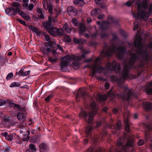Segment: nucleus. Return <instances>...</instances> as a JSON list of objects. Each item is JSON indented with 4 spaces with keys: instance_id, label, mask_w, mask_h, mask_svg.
<instances>
[{
    "instance_id": "nucleus-29",
    "label": "nucleus",
    "mask_w": 152,
    "mask_h": 152,
    "mask_svg": "<svg viewBox=\"0 0 152 152\" xmlns=\"http://www.w3.org/2000/svg\"><path fill=\"white\" fill-rule=\"evenodd\" d=\"M80 117L86 118L87 116L86 111L85 110L82 111L79 114Z\"/></svg>"
},
{
    "instance_id": "nucleus-59",
    "label": "nucleus",
    "mask_w": 152,
    "mask_h": 152,
    "mask_svg": "<svg viewBox=\"0 0 152 152\" xmlns=\"http://www.w3.org/2000/svg\"><path fill=\"white\" fill-rule=\"evenodd\" d=\"M37 138V137L36 136H34L32 137L31 139V141L33 142H36L37 140H36Z\"/></svg>"
},
{
    "instance_id": "nucleus-51",
    "label": "nucleus",
    "mask_w": 152,
    "mask_h": 152,
    "mask_svg": "<svg viewBox=\"0 0 152 152\" xmlns=\"http://www.w3.org/2000/svg\"><path fill=\"white\" fill-rule=\"evenodd\" d=\"M6 103L5 101L3 99H0V106L4 105Z\"/></svg>"
},
{
    "instance_id": "nucleus-13",
    "label": "nucleus",
    "mask_w": 152,
    "mask_h": 152,
    "mask_svg": "<svg viewBox=\"0 0 152 152\" xmlns=\"http://www.w3.org/2000/svg\"><path fill=\"white\" fill-rule=\"evenodd\" d=\"M143 107L147 110H149L152 109V104L148 102H145L143 103Z\"/></svg>"
},
{
    "instance_id": "nucleus-62",
    "label": "nucleus",
    "mask_w": 152,
    "mask_h": 152,
    "mask_svg": "<svg viewBox=\"0 0 152 152\" xmlns=\"http://www.w3.org/2000/svg\"><path fill=\"white\" fill-rule=\"evenodd\" d=\"M114 95V94L112 93L111 91L109 92L107 96H112Z\"/></svg>"
},
{
    "instance_id": "nucleus-7",
    "label": "nucleus",
    "mask_w": 152,
    "mask_h": 152,
    "mask_svg": "<svg viewBox=\"0 0 152 152\" xmlns=\"http://www.w3.org/2000/svg\"><path fill=\"white\" fill-rule=\"evenodd\" d=\"M91 111L88 114V118L87 122L89 124H91L93 119V118L96 114L97 110V106L95 102H93L91 104Z\"/></svg>"
},
{
    "instance_id": "nucleus-2",
    "label": "nucleus",
    "mask_w": 152,
    "mask_h": 152,
    "mask_svg": "<svg viewBox=\"0 0 152 152\" xmlns=\"http://www.w3.org/2000/svg\"><path fill=\"white\" fill-rule=\"evenodd\" d=\"M116 145L117 146L121 147L123 150L126 151V152H129V148H132L133 146L132 140L128 137L127 138H120L118 140Z\"/></svg>"
},
{
    "instance_id": "nucleus-52",
    "label": "nucleus",
    "mask_w": 152,
    "mask_h": 152,
    "mask_svg": "<svg viewBox=\"0 0 152 152\" xmlns=\"http://www.w3.org/2000/svg\"><path fill=\"white\" fill-rule=\"evenodd\" d=\"M144 143V141L143 140H140L138 142V144L139 145H143Z\"/></svg>"
},
{
    "instance_id": "nucleus-6",
    "label": "nucleus",
    "mask_w": 152,
    "mask_h": 152,
    "mask_svg": "<svg viewBox=\"0 0 152 152\" xmlns=\"http://www.w3.org/2000/svg\"><path fill=\"white\" fill-rule=\"evenodd\" d=\"M125 51V49L124 48L120 47L116 49L115 46H112L110 48L111 53L109 54L107 52L106 53L109 56H111L112 53H114L116 55L118 58H121L123 53Z\"/></svg>"
},
{
    "instance_id": "nucleus-36",
    "label": "nucleus",
    "mask_w": 152,
    "mask_h": 152,
    "mask_svg": "<svg viewBox=\"0 0 152 152\" xmlns=\"http://www.w3.org/2000/svg\"><path fill=\"white\" fill-rule=\"evenodd\" d=\"M30 72V70L26 71L24 72H22L21 74V75L22 76H27L28 75Z\"/></svg>"
},
{
    "instance_id": "nucleus-24",
    "label": "nucleus",
    "mask_w": 152,
    "mask_h": 152,
    "mask_svg": "<svg viewBox=\"0 0 152 152\" xmlns=\"http://www.w3.org/2000/svg\"><path fill=\"white\" fill-rule=\"evenodd\" d=\"M51 50V49L50 48L45 46L43 49V52L44 54H47L50 52Z\"/></svg>"
},
{
    "instance_id": "nucleus-41",
    "label": "nucleus",
    "mask_w": 152,
    "mask_h": 152,
    "mask_svg": "<svg viewBox=\"0 0 152 152\" xmlns=\"http://www.w3.org/2000/svg\"><path fill=\"white\" fill-rule=\"evenodd\" d=\"M72 22L73 24L75 26H77L78 25V21L76 19H72Z\"/></svg>"
},
{
    "instance_id": "nucleus-5",
    "label": "nucleus",
    "mask_w": 152,
    "mask_h": 152,
    "mask_svg": "<svg viewBox=\"0 0 152 152\" xmlns=\"http://www.w3.org/2000/svg\"><path fill=\"white\" fill-rule=\"evenodd\" d=\"M12 7L7 9L5 10L6 13L9 15H15L21 9V6L19 3L16 2L13 3Z\"/></svg>"
},
{
    "instance_id": "nucleus-43",
    "label": "nucleus",
    "mask_w": 152,
    "mask_h": 152,
    "mask_svg": "<svg viewBox=\"0 0 152 152\" xmlns=\"http://www.w3.org/2000/svg\"><path fill=\"white\" fill-rule=\"evenodd\" d=\"M53 97V95L51 94H50L49 95V96L46 98L45 99V100L47 102H49L51 98Z\"/></svg>"
},
{
    "instance_id": "nucleus-1",
    "label": "nucleus",
    "mask_w": 152,
    "mask_h": 152,
    "mask_svg": "<svg viewBox=\"0 0 152 152\" xmlns=\"http://www.w3.org/2000/svg\"><path fill=\"white\" fill-rule=\"evenodd\" d=\"M140 2H137L136 4L137 5L138 12L136 15H134L135 19L140 18L143 19L144 20H147L148 17V13H145V9L147 7V2L146 0H139Z\"/></svg>"
},
{
    "instance_id": "nucleus-4",
    "label": "nucleus",
    "mask_w": 152,
    "mask_h": 152,
    "mask_svg": "<svg viewBox=\"0 0 152 152\" xmlns=\"http://www.w3.org/2000/svg\"><path fill=\"white\" fill-rule=\"evenodd\" d=\"M84 56L85 55L83 54L82 55L81 57L78 56H75L73 55L70 56L68 55L63 57L61 59L60 64L61 69H62L64 67L66 66L71 61L73 60L76 61H80L81 59L82 58H83Z\"/></svg>"
},
{
    "instance_id": "nucleus-35",
    "label": "nucleus",
    "mask_w": 152,
    "mask_h": 152,
    "mask_svg": "<svg viewBox=\"0 0 152 152\" xmlns=\"http://www.w3.org/2000/svg\"><path fill=\"white\" fill-rule=\"evenodd\" d=\"M99 98L101 101L105 100L107 98V96L106 95H101L99 96Z\"/></svg>"
},
{
    "instance_id": "nucleus-61",
    "label": "nucleus",
    "mask_w": 152,
    "mask_h": 152,
    "mask_svg": "<svg viewBox=\"0 0 152 152\" xmlns=\"http://www.w3.org/2000/svg\"><path fill=\"white\" fill-rule=\"evenodd\" d=\"M104 15H99L98 18L99 19H102L104 17Z\"/></svg>"
},
{
    "instance_id": "nucleus-15",
    "label": "nucleus",
    "mask_w": 152,
    "mask_h": 152,
    "mask_svg": "<svg viewBox=\"0 0 152 152\" xmlns=\"http://www.w3.org/2000/svg\"><path fill=\"white\" fill-rule=\"evenodd\" d=\"M29 149L27 150L26 152H34L37 150L35 146L32 144H31L29 146Z\"/></svg>"
},
{
    "instance_id": "nucleus-30",
    "label": "nucleus",
    "mask_w": 152,
    "mask_h": 152,
    "mask_svg": "<svg viewBox=\"0 0 152 152\" xmlns=\"http://www.w3.org/2000/svg\"><path fill=\"white\" fill-rule=\"evenodd\" d=\"M57 34L59 35H63L64 34V31L62 28L57 29Z\"/></svg>"
},
{
    "instance_id": "nucleus-12",
    "label": "nucleus",
    "mask_w": 152,
    "mask_h": 152,
    "mask_svg": "<svg viewBox=\"0 0 152 152\" xmlns=\"http://www.w3.org/2000/svg\"><path fill=\"white\" fill-rule=\"evenodd\" d=\"M129 68L130 67L127 66H126L124 67V70L121 73V76L123 79H125L128 77V72Z\"/></svg>"
},
{
    "instance_id": "nucleus-48",
    "label": "nucleus",
    "mask_w": 152,
    "mask_h": 152,
    "mask_svg": "<svg viewBox=\"0 0 152 152\" xmlns=\"http://www.w3.org/2000/svg\"><path fill=\"white\" fill-rule=\"evenodd\" d=\"M13 74L12 73H10L7 76L6 78L7 79H9L13 77Z\"/></svg>"
},
{
    "instance_id": "nucleus-27",
    "label": "nucleus",
    "mask_w": 152,
    "mask_h": 152,
    "mask_svg": "<svg viewBox=\"0 0 152 152\" xmlns=\"http://www.w3.org/2000/svg\"><path fill=\"white\" fill-rule=\"evenodd\" d=\"M67 10L68 12L76 13L77 12V10L74 7H73L72 6L69 7L67 9Z\"/></svg>"
},
{
    "instance_id": "nucleus-38",
    "label": "nucleus",
    "mask_w": 152,
    "mask_h": 152,
    "mask_svg": "<svg viewBox=\"0 0 152 152\" xmlns=\"http://www.w3.org/2000/svg\"><path fill=\"white\" fill-rule=\"evenodd\" d=\"M53 5L51 4H49L48 5V11L50 13H52L53 9Z\"/></svg>"
},
{
    "instance_id": "nucleus-32",
    "label": "nucleus",
    "mask_w": 152,
    "mask_h": 152,
    "mask_svg": "<svg viewBox=\"0 0 152 152\" xmlns=\"http://www.w3.org/2000/svg\"><path fill=\"white\" fill-rule=\"evenodd\" d=\"M115 20V19H114L112 16H110L108 17V20L109 23H114Z\"/></svg>"
},
{
    "instance_id": "nucleus-57",
    "label": "nucleus",
    "mask_w": 152,
    "mask_h": 152,
    "mask_svg": "<svg viewBox=\"0 0 152 152\" xmlns=\"http://www.w3.org/2000/svg\"><path fill=\"white\" fill-rule=\"evenodd\" d=\"M104 86L106 89H108L109 88L110 84L106 82L105 83Z\"/></svg>"
},
{
    "instance_id": "nucleus-60",
    "label": "nucleus",
    "mask_w": 152,
    "mask_h": 152,
    "mask_svg": "<svg viewBox=\"0 0 152 152\" xmlns=\"http://www.w3.org/2000/svg\"><path fill=\"white\" fill-rule=\"evenodd\" d=\"M56 13L57 14H60L61 12V10L59 9L58 8H57L56 9Z\"/></svg>"
},
{
    "instance_id": "nucleus-42",
    "label": "nucleus",
    "mask_w": 152,
    "mask_h": 152,
    "mask_svg": "<svg viewBox=\"0 0 152 152\" xmlns=\"http://www.w3.org/2000/svg\"><path fill=\"white\" fill-rule=\"evenodd\" d=\"M138 23L136 22V21L134 23V26L133 27V30L135 31L138 28Z\"/></svg>"
},
{
    "instance_id": "nucleus-20",
    "label": "nucleus",
    "mask_w": 152,
    "mask_h": 152,
    "mask_svg": "<svg viewBox=\"0 0 152 152\" xmlns=\"http://www.w3.org/2000/svg\"><path fill=\"white\" fill-rule=\"evenodd\" d=\"M19 126L21 129L20 130V132L21 133H23L26 132V129H23V128H26V123H23L21 124Z\"/></svg>"
},
{
    "instance_id": "nucleus-16",
    "label": "nucleus",
    "mask_w": 152,
    "mask_h": 152,
    "mask_svg": "<svg viewBox=\"0 0 152 152\" xmlns=\"http://www.w3.org/2000/svg\"><path fill=\"white\" fill-rule=\"evenodd\" d=\"M2 135L5 137V138L8 140L11 141L13 139V135L10 133L8 134L7 133L5 132L3 133Z\"/></svg>"
},
{
    "instance_id": "nucleus-31",
    "label": "nucleus",
    "mask_w": 152,
    "mask_h": 152,
    "mask_svg": "<svg viewBox=\"0 0 152 152\" xmlns=\"http://www.w3.org/2000/svg\"><path fill=\"white\" fill-rule=\"evenodd\" d=\"M20 86V84L18 82H14L10 84V87H13L16 86Z\"/></svg>"
},
{
    "instance_id": "nucleus-49",
    "label": "nucleus",
    "mask_w": 152,
    "mask_h": 152,
    "mask_svg": "<svg viewBox=\"0 0 152 152\" xmlns=\"http://www.w3.org/2000/svg\"><path fill=\"white\" fill-rule=\"evenodd\" d=\"M17 20L21 24L24 25H26V23L24 21L19 18H18Z\"/></svg>"
},
{
    "instance_id": "nucleus-10",
    "label": "nucleus",
    "mask_w": 152,
    "mask_h": 152,
    "mask_svg": "<svg viewBox=\"0 0 152 152\" xmlns=\"http://www.w3.org/2000/svg\"><path fill=\"white\" fill-rule=\"evenodd\" d=\"M141 37H139L135 41V46L137 48V49L139 50V51L137 50L136 52V54H140L141 53H142V52L141 51Z\"/></svg>"
},
{
    "instance_id": "nucleus-63",
    "label": "nucleus",
    "mask_w": 152,
    "mask_h": 152,
    "mask_svg": "<svg viewBox=\"0 0 152 152\" xmlns=\"http://www.w3.org/2000/svg\"><path fill=\"white\" fill-rule=\"evenodd\" d=\"M118 109L116 108H115L113 109V112L114 114H116L118 112Z\"/></svg>"
},
{
    "instance_id": "nucleus-58",
    "label": "nucleus",
    "mask_w": 152,
    "mask_h": 152,
    "mask_svg": "<svg viewBox=\"0 0 152 152\" xmlns=\"http://www.w3.org/2000/svg\"><path fill=\"white\" fill-rule=\"evenodd\" d=\"M34 7V5L32 4H29L28 8L29 10H32Z\"/></svg>"
},
{
    "instance_id": "nucleus-46",
    "label": "nucleus",
    "mask_w": 152,
    "mask_h": 152,
    "mask_svg": "<svg viewBox=\"0 0 152 152\" xmlns=\"http://www.w3.org/2000/svg\"><path fill=\"white\" fill-rule=\"evenodd\" d=\"M65 40L68 42H69L71 41V39L68 36L65 35L64 37Z\"/></svg>"
},
{
    "instance_id": "nucleus-64",
    "label": "nucleus",
    "mask_w": 152,
    "mask_h": 152,
    "mask_svg": "<svg viewBox=\"0 0 152 152\" xmlns=\"http://www.w3.org/2000/svg\"><path fill=\"white\" fill-rule=\"evenodd\" d=\"M87 21L88 23H90L91 21V19L90 18L88 17L87 19Z\"/></svg>"
},
{
    "instance_id": "nucleus-3",
    "label": "nucleus",
    "mask_w": 152,
    "mask_h": 152,
    "mask_svg": "<svg viewBox=\"0 0 152 152\" xmlns=\"http://www.w3.org/2000/svg\"><path fill=\"white\" fill-rule=\"evenodd\" d=\"M57 21L56 20L52 18V17H49L48 18V22H45L43 23V25L46 29L48 30L49 34L53 36H55L57 34V29L54 28L53 25L51 24L52 22L54 23Z\"/></svg>"
},
{
    "instance_id": "nucleus-33",
    "label": "nucleus",
    "mask_w": 152,
    "mask_h": 152,
    "mask_svg": "<svg viewBox=\"0 0 152 152\" xmlns=\"http://www.w3.org/2000/svg\"><path fill=\"white\" fill-rule=\"evenodd\" d=\"M28 134H24L23 137V140L25 141H27L29 139L28 134H30V132H27Z\"/></svg>"
},
{
    "instance_id": "nucleus-28",
    "label": "nucleus",
    "mask_w": 152,
    "mask_h": 152,
    "mask_svg": "<svg viewBox=\"0 0 152 152\" xmlns=\"http://www.w3.org/2000/svg\"><path fill=\"white\" fill-rule=\"evenodd\" d=\"M124 123L126 125L125 130L127 132L129 131V126L128 124V120L127 119H126L124 121Z\"/></svg>"
},
{
    "instance_id": "nucleus-40",
    "label": "nucleus",
    "mask_w": 152,
    "mask_h": 152,
    "mask_svg": "<svg viewBox=\"0 0 152 152\" xmlns=\"http://www.w3.org/2000/svg\"><path fill=\"white\" fill-rule=\"evenodd\" d=\"M45 39L47 41H50V37L48 34H44Z\"/></svg>"
},
{
    "instance_id": "nucleus-50",
    "label": "nucleus",
    "mask_w": 152,
    "mask_h": 152,
    "mask_svg": "<svg viewBox=\"0 0 152 152\" xmlns=\"http://www.w3.org/2000/svg\"><path fill=\"white\" fill-rule=\"evenodd\" d=\"M121 126V122L119 121L118 122L117 125V128L118 130L119 129Z\"/></svg>"
},
{
    "instance_id": "nucleus-44",
    "label": "nucleus",
    "mask_w": 152,
    "mask_h": 152,
    "mask_svg": "<svg viewBox=\"0 0 152 152\" xmlns=\"http://www.w3.org/2000/svg\"><path fill=\"white\" fill-rule=\"evenodd\" d=\"M3 150L5 152H9L10 151V147L8 146H5L4 147Z\"/></svg>"
},
{
    "instance_id": "nucleus-25",
    "label": "nucleus",
    "mask_w": 152,
    "mask_h": 152,
    "mask_svg": "<svg viewBox=\"0 0 152 152\" xmlns=\"http://www.w3.org/2000/svg\"><path fill=\"white\" fill-rule=\"evenodd\" d=\"M80 34H82L85 30V28L84 25L83 24H81L79 26Z\"/></svg>"
},
{
    "instance_id": "nucleus-18",
    "label": "nucleus",
    "mask_w": 152,
    "mask_h": 152,
    "mask_svg": "<svg viewBox=\"0 0 152 152\" xmlns=\"http://www.w3.org/2000/svg\"><path fill=\"white\" fill-rule=\"evenodd\" d=\"M101 13V10L99 8H96L92 10L91 12V15L93 16H95L99 15Z\"/></svg>"
},
{
    "instance_id": "nucleus-8",
    "label": "nucleus",
    "mask_w": 152,
    "mask_h": 152,
    "mask_svg": "<svg viewBox=\"0 0 152 152\" xmlns=\"http://www.w3.org/2000/svg\"><path fill=\"white\" fill-rule=\"evenodd\" d=\"M106 69L109 70H115L116 72L120 71V65L118 64H116L115 61H113L111 64L108 62L106 64Z\"/></svg>"
},
{
    "instance_id": "nucleus-23",
    "label": "nucleus",
    "mask_w": 152,
    "mask_h": 152,
    "mask_svg": "<svg viewBox=\"0 0 152 152\" xmlns=\"http://www.w3.org/2000/svg\"><path fill=\"white\" fill-rule=\"evenodd\" d=\"M31 29L32 32H33L34 34H36L37 35H39L40 34V33L38 30L34 27L31 26Z\"/></svg>"
},
{
    "instance_id": "nucleus-19",
    "label": "nucleus",
    "mask_w": 152,
    "mask_h": 152,
    "mask_svg": "<svg viewBox=\"0 0 152 152\" xmlns=\"http://www.w3.org/2000/svg\"><path fill=\"white\" fill-rule=\"evenodd\" d=\"M74 4L76 5L82 6L84 4L83 0H75L73 1Z\"/></svg>"
},
{
    "instance_id": "nucleus-45",
    "label": "nucleus",
    "mask_w": 152,
    "mask_h": 152,
    "mask_svg": "<svg viewBox=\"0 0 152 152\" xmlns=\"http://www.w3.org/2000/svg\"><path fill=\"white\" fill-rule=\"evenodd\" d=\"M134 1V0H129L126 3V4L129 7L130 6Z\"/></svg>"
},
{
    "instance_id": "nucleus-21",
    "label": "nucleus",
    "mask_w": 152,
    "mask_h": 152,
    "mask_svg": "<svg viewBox=\"0 0 152 152\" xmlns=\"http://www.w3.org/2000/svg\"><path fill=\"white\" fill-rule=\"evenodd\" d=\"M130 55L131 56V57L129 63L131 64H132L134 63V61L136 58L137 56L135 54H133L132 53H130Z\"/></svg>"
},
{
    "instance_id": "nucleus-11",
    "label": "nucleus",
    "mask_w": 152,
    "mask_h": 152,
    "mask_svg": "<svg viewBox=\"0 0 152 152\" xmlns=\"http://www.w3.org/2000/svg\"><path fill=\"white\" fill-rule=\"evenodd\" d=\"M131 91L128 88L125 89V92L124 94L121 95V98L123 99L128 100L129 98Z\"/></svg>"
},
{
    "instance_id": "nucleus-55",
    "label": "nucleus",
    "mask_w": 152,
    "mask_h": 152,
    "mask_svg": "<svg viewBox=\"0 0 152 152\" xmlns=\"http://www.w3.org/2000/svg\"><path fill=\"white\" fill-rule=\"evenodd\" d=\"M18 12L19 13L20 15L22 16L23 17V16H24L26 14H25L24 12H21L20 10H19L18 11Z\"/></svg>"
},
{
    "instance_id": "nucleus-14",
    "label": "nucleus",
    "mask_w": 152,
    "mask_h": 152,
    "mask_svg": "<svg viewBox=\"0 0 152 152\" xmlns=\"http://www.w3.org/2000/svg\"><path fill=\"white\" fill-rule=\"evenodd\" d=\"M17 118L18 119L21 121H24L26 118V115L24 114L19 113L18 114Z\"/></svg>"
},
{
    "instance_id": "nucleus-37",
    "label": "nucleus",
    "mask_w": 152,
    "mask_h": 152,
    "mask_svg": "<svg viewBox=\"0 0 152 152\" xmlns=\"http://www.w3.org/2000/svg\"><path fill=\"white\" fill-rule=\"evenodd\" d=\"M28 0H23V6L24 7H28Z\"/></svg>"
},
{
    "instance_id": "nucleus-17",
    "label": "nucleus",
    "mask_w": 152,
    "mask_h": 152,
    "mask_svg": "<svg viewBox=\"0 0 152 152\" xmlns=\"http://www.w3.org/2000/svg\"><path fill=\"white\" fill-rule=\"evenodd\" d=\"M40 151L41 152H45L47 150V146L44 143H42L39 145Z\"/></svg>"
},
{
    "instance_id": "nucleus-26",
    "label": "nucleus",
    "mask_w": 152,
    "mask_h": 152,
    "mask_svg": "<svg viewBox=\"0 0 152 152\" xmlns=\"http://www.w3.org/2000/svg\"><path fill=\"white\" fill-rule=\"evenodd\" d=\"M63 28L64 30L68 33H70L71 30L70 27H69L67 25V23H66L63 26Z\"/></svg>"
},
{
    "instance_id": "nucleus-54",
    "label": "nucleus",
    "mask_w": 152,
    "mask_h": 152,
    "mask_svg": "<svg viewBox=\"0 0 152 152\" xmlns=\"http://www.w3.org/2000/svg\"><path fill=\"white\" fill-rule=\"evenodd\" d=\"M73 40L77 44L80 43V39H79L76 38H74Z\"/></svg>"
},
{
    "instance_id": "nucleus-34",
    "label": "nucleus",
    "mask_w": 152,
    "mask_h": 152,
    "mask_svg": "<svg viewBox=\"0 0 152 152\" xmlns=\"http://www.w3.org/2000/svg\"><path fill=\"white\" fill-rule=\"evenodd\" d=\"M146 91L148 94H152V88L150 87L146 88Z\"/></svg>"
},
{
    "instance_id": "nucleus-56",
    "label": "nucleus",
    "mask_w": 152,
    "mask_h": 152,
    "mask_svg": "<svg viewBox=\"0 0 152 152\" xmlns=\"http://www.w3.org/2000/svg\"><path fill=\"white\" fill-rule=\"evenodd\" d=\"M23 18L26 20H29L30 19V17L26 14L24 16H23Z\"/></svg>"
},
{
    "instance_id": "nucleus-47",
    "label": "nucleus",
    "mask_w": 152,
    "mask_h": 152,
    "mask_svg": "<svg viewBox=\"0 0 152 152\" xmlns=\"http://www.w3.org/2000/svg\"><path fill=\"white\" fill-rule=\"evenodd\" d=\"M91 129L92 128L91 127L89 126L87 127L86 129V133L88 134H89Z\"/></svg>"
},
{
    "instance_id": "nucleus-9",
    "label": "nucleus",
    "mask_w": 152,
    "mask_h": 152,
    "mask_svg": "<svg viewBox=\"0 0 152 152\" xmlns=\"http://www.w3.org/2000/svg\"><path fill=\"white\" fill-rule=\"evenodd\" d=\"M99 60H100V58H97L95 61V64L92 66V69L93 71V75L96 72H101L103 70V69L100 66L97 65V62Z\"/></svg>"
},
{
    "instance_id": "nucleus-53",
    "label": "nucleus",
    "mask_w": 152,
    "mask_h": 152,
    "mask_svg": "<svg viewBox=\"0 0 152 152\" xmlns=\"http://www.w3.org/2000/svg\"><path fill=\"white\" fill-rule=\"evenodd\" d=\"M57 59V58H49V61H50L51 62H54L56 61Z\"/></svg>"
},
{
    "instance_id": "nucleus-22",
    "label": "nucleus",
    "mask_w": 152,
    "mask_h": 152,
    "mask_svg": "<svg viewBox=\"0 0 152 152\" xmlns=\"http://www.w3.org/2000/svg\"><path fill=\"white\" fill-rule=\"evenodd\" d=\"M38 13L39 14V16L40 18H44L43 12L42 10L39 8H38L37 9Z\"/></svg>"
},
{
    "instance_id": "nucleus-39",
    "label": "nucleus",
    "mask_w": 152,
    "mask_h": 152,
    "mask_svg": "<svg viewBox=\"0 0 152 152\" xmlns=\"http://www.w3.org/2000/svg\"><path fill=\"white\" fill-rule=\"evenodd\" d=\"M48 4L47 3V2L46 1H44L43 2V6L44 8L46 10L48 9Z\"/></svg>"
}]
</instances>
